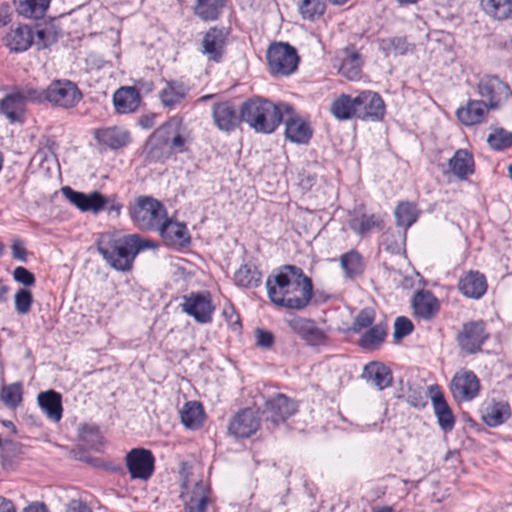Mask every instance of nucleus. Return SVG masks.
I'll return each mask as SVG.
<instances>
[{
  "label": "nucleus",
  "mask_w": 512,
  "mask_h": 512,
  "mask_svg": "<svg viewBox=\"0 0 512 512\" xmlns=\"http://www.w3.org/2000/svg\"><path fill=\"white\" fill-rule=\"evenodd\" d=\"M269 299L277 306L302 310L310 302L313 285L303 270L294 265H285L280 272L266 281Z\"/></svg>",
  "instance_id": "nucleus-1"
},
{
  "label": "nucleus",
  "mask_w": 512,
  "mask_h": 512,
  "mask_svg": "<svg viewBox=\"0 0 512 512\" xmlns=\"http://www.w3.org/2000/svg\"><path fill=\"white\" fill-rule=\"evenodd\" d=\"M148 247L150 242L136 234L116 236L104 233L97 241V250L105 261L113 269L122 272L130 271L136 255Z\"/></svg>",
  "instance_id": "nucleus-2"
},
{
  "label": "nucleus",
  "mask_w": 512,
  "mask_h": 512,
  "mask_svg": "<svg viewBox=\"0 0 512 512\" xmlns=\"http://www.w3.org/2000/svg\"><path fill=\"white\" fill-rule=\"evenodd\" d=\"M284 113H292L290 104H275L262 97L249 98L241 105L242 122L257 133H273L284 120Z\"/></svg>",
  "instance_id": "nucleus-3"
},
{
  "label": "nucleus",
  "mask_w": 512,
  "mask_h": 512,
  "mask_svg": "<svg viewBox=\"0 0 512 512\" xmlns=\"http://www.w3.org/2000/svg\"><path fill=\"white\" fill-rule=\"evenodd\" d=\"M133 223L143 231H157L167 216L165 206L151 196H139L129 207Z\"/></svg>",
  "instance_id": "nucleus-4"
},
{
  "label": "nucleus",
  "mask_w": 512,
  "mask_h": 512,
  "mask_svg": "<svg viewBox=\"0 0 512 512\" xmlns=\"http://www.w3.org/2000/svg\"><path fill=\"white\" fill-rule=\"evenodd\" d=\"M269 71L275 76H288L296 71L299 56L296 49L288 43H273L267 50Z\"/></svg>",
  "instance_id": "nucleus-5"
},
{
  "label": "nucleus",
  "mask_w": 512,
  "mask_h": 512,
  "mask_svg": "<svg viewBox=\"0 0 512 512\" xmlns=\"http://www.w3.org/2000/svg\"><path fill=\"white\" fill-rule=\"evenodd\" d=\"M155 139L166 145L173 154L188 150L190 134L182 123V119L173 117L155 130Z\"/></svg>",
  "instance_id": "nucleus-6"
},
{
  "label": "nucleus",
  "mask_w": 512,
  "mask_h": 512,
  "mask_svg": "<svg viewBox=\"0 0 512 512\" xmlns=\"http://www.w3.org/2000/svg\"><path fill=\"white\" fill-rule=\"evenodd\" d=\"M229 30L224 27H210L203 33L198 50L208 62L221 63L227 53Z\"/></svg>",
  "instance_id": "nucleus-7"
},
{
  "label": "nucleus",
  "mask_w": 512,
  "mask_h": 512,
  "mask_svg": "<svg viewBox=\"0 0 512 512\" xmlns=\"http://www.w3.org/2000/svg\"><path fill=\"white\" fill-rule=\"evenodd\" d=\"M82 99V93L70 80H55L45 89V100L54 106L72 108Z\"/></svg>",
  "instance_id": "nucleus-8"
},
{
  "label": "nucleus",
  "mask_w": 512,
  "mask_h": 512,
  "mask_svg": "<svg viewBox=\"0 0 512 512\" xmlns=\"http://www.w3.org/2000/svg\"><path fill=\"white\" fill-rule=\"evenodd\" d=\"M478 93L490 109H498L512 96V90L507 83L490 75L481 78Z\"/></svg>",
  "instance_id": "nucleus-9"
},
{
  "label": "nucleus",
  "mask_w": 512,
  "mask_h": 512,
  "mask_svg": "<svg viewBox=\"0 0 512 512\" xmlns=\"http://www.w3.org/2000/svg\"><path fill=\"white\" fill-rule=\"evenodd\" d=\"M489 333L484 321H470L463 324L457 335V343L461 350L468 354H475L481 350L488 340Z\"/></svg>",
  "instance_id": "nucleus-10"
},
{
  "label": "nucleus",
  "mask_w": 512,
  "mask_h": 512,
  "mask_svg": "<svg viewBox=\"0 0 512 512\" xmlns=\"http://www.w3.org/2000/svg\"><path fill=\"white\" fill-rule=\"evenodd\" d=\"M131 479L148 480L154 472L155 457L145 448H133L125 457Z\"/></svg>",
  "instance_id": "nucleus-11"
},
{
  "label": "nucleus",
  "mask_w": 512,
  "mask_h": 512,
  "mask_svg": "<svg viewBox=\"0 0 512 512\" xmlns=\"http://www.w3.org/2000/svg\"><path fill=\"white\" fill-rule=\"evenodd\" d=\"M180 305L187 315L193 317L198 323L206 324L212 321L214 306L209 293L192 292L184 296Z\"/></svg>",
  "instance_id": "nucleus-12"
},
{
  "label": "nucleus",
  "mask_w": 512,
  "mask_h": 512,
  "mask_svg": "<svg viewBox=\"0 0 512 512\" xmlns=\"http://www.w3.org/2000/svg\"><path fill=\"white\" fill-rule=\"evenodd\" d=\"M296 411V402L285 394L278 393L265 401L263 416L266 421H270L273 425H278L285 422Z\"/></svg>",
  "instance_id": "nucleus-13"
},
{
  "label": "nucleus",
  "mask_w": 512,
  "mask_h": 512,
  "mask_svg": "<svg viewBox=\"0 0 512 512\" xmlns=\"http://www.w3.org/2000/svg\"><path fill=\"white\" fill-rule=\"evenodd\" d=\"M62 193L65 198L73 204L81 212H91L98 214L108 204L109 200L98 191H93L89 194L75 191L69 186L62 188Z\"/></svg>",
  "instance_id": "nucleus-14"
},
{
  "label": "nucleus",
  "mask_w": 512,
  "mask_h": 512,
  "mask_svg": "<svg viewBox=\"0 0 512 512\" xmlns=\"http://www.w3.org/2000/svg\"><path fill=\"white\" fill-rule=\"evenodd\" d=\"M357 118L361 120H382L385 104L381 96L369 90L362 91L355 97Z\"/></svg>",
  "instance_id": "nucleus-15"
},
{
  "label": "nucleus",
  "mask_w": 512,
  "mask_h": 512,
  "mask_svg": "<svg viewBox=\"0 0 512 512\" xmlns=\"http://www.w3.org/2000/svg\"><path fill=\"white\" fill-rule=\"evenodd\" d=\"M480 389V383L474 372L461 370L457 372L450 383V391L456 401H471Z\"/></svg>",
  "instance_id": "nucleus-16"
},
{
  "label": "nucleus",
  "mask_w": 512,
  "mask_h": 512,
  "mask_svg": "<svg viewBox=\"0 0 512 512\" xmlns=\"http://www.w3.org/2000/svg\"><path fill=\"white\" fill-rule=\"evenodd\" d=\"M290 329L296 333L309 346L326 345L328 337L312 319L295 316L287 320Z\"/></svg>",
  "instance_id": "nucleus-17"
},
{
  "label": "nucleus",
  "mask_w": 512,
  "mask_h": 512,
  "mask_svg": "<svg viewBox=\"0 0 512 512\" xmlns=\"http://www.w3.org/2000/svg\"><path fill=\"white\" fill-rule=\"evenodd\" d=\"M428 393L440 429L445 433L451 432L455 425V417L440 386L437 384L430 385Z\"/></svg>",
  "instance_id": "nucleus-18"
},
{
  "label": "nucleus",
  "mask_w": 512,
  "mask_h": 512,
  "mask_svg": "<svg viewBox=\"0 0 512 512\" xmlns=\"http://www.w3.org/2000/svg\"><path fill=\"white\" fill-rule=\"evenodd\" d=\"M212 118L219 130L231 132L242 122L241 109L238 111L230 101L216 102L212 106Z\"/></svg>",
  "instance_id": "nucleus-19"
},
{
  "label": "nucleus",
  "mask_w": 512,
  "mask_h": 512,
  "mask_svg": "<svg viewBox=\"0 0 512 512\" xmlns=\"http://www.w3.org/2000/svg\"><path fill=\"white\" fill-rule=\"evenodd\" d=\"M260 418L252 408L240 410L229 423V432L236 438H248L259 429Z\"/></svg>",
  "instance_id": "nucleus-20"
},
{
  "label": "nucleus",
  "mask_w": 512,
  "mask_h": 512,
  "mask_svg": "<svg viewBox=\"0 0 512 512\" xmlns=\"http://www.w3.org/2000/svg\"><path fill=\"white\" fill-rule=\"evenodd\" d=\"M362 207L355 208L350 214L349 227L361 237H365L373 230H382L385 222L380 214H366Z\"/></svg>",
  "instance_id": "nucleus-21"
},
{
  "label": "nucleus",
  "mask_w": 512,
  "mask_h": 512,
  "mask_svg": "<svg viewBox=\"0 0 512 512\" xmlns=\"http://www.w3.org/2000/svg\"><path fill=\"white\" fill-rule=\"evenodd\" d=\"M159 229L162 239L169 245L185 247L190 244L191 237L184 223L173 221L166 216Z\"/></svg>",
  "instance_id": "nucleus-22"
},
{
  "label": "nucleus",
  "mask_w": 512,
  "mask_h": 512,
  "mask_svg": "<svg viewBox=\"0 0 512 512\" xmlns=\"http://www.w3.org/2000/svg\"><path fill=\"white\" fill-rule=\"evenodd\" d=\"M413 314L423 320H431L439 311V302L432 292L421 290L412 299Z\"/></svg>",
  "instance_id": "nucleus-23"
},
{
  "label": "nucleus",
  "mask_w": 512,
  "mask_h": 512,
  "mask_svg": "<svg viewBox=\"0 0 512 512\" xmlns=\"http://www.w3.org/2000/svg\"><path fill=\"white\" fill-rule=\"evenodd\" d=\"M97 141L110 149L117 150L127 146L130 141V133L123 127L113 126L95 131Z\"/></svg>",
  "instance_id": "nucleus-24"
},
{
  "label": "nucleus",
  "mask_w": 512,
  "mask_h": 512,
  "mask_svg": "<svg viewBox=\"0 0 512 512\" xmlns=\"http://www.w3.org/2000/svg\"><path fill=\"white\" fill-rule=\"evenodd\" d=\"M458 288L464 296L479 299L487 291V281L484 274L478 271H469L460 278Z\"/></svg>",
  "instance_id": "nucleus-25"
},
{
  "label": "nucleus",
  "mask_w": 512,
  "mask_h": 512,
  "mask_svg": "<svg viewBox=\"0 0 512 512\" xmlns=\"http://www.w3.org/2000/svg\"><path fill=\"white\" fill-rule=\"evenodd\" d=\"M141 97L139 91L133 86H123L117 89L113 95V104L116 112L128 114L137 110Z\"/></svg>",
  "instance_id": "nucleus-26"
},
{
  "label": "nucleus",
  "mask_w": 512,
  "mask_h": 512,
  "mask_svg": "<svg viewBox=\"0 0 512 512\" xmlns=\"http://www.w3.org/2000/svg\"><path fill=\"white\" fill-rule=\"evenodd\" d=\"M285 114L287 115V119L285 120L286 138L294 143H308L312 135L309 125L297 117L293 108L292 113Z\"/></svg>",
  "instance_id": "nucleus-27"
},
{
  "label": "nucleus",
  "mask_w": 512,
  "mask_h": 512,
  "mask_svg": "<svg viewBox=\"0 0 512 512\" xmlns=\"http://www.w3.org/2000/svg\"><path fill=\"white\" fill-rule=\"evenodd\" d=\"M189 87L178 80H170L160 91L159 98L162 105L168 109H174L188 95Z\"/></svg>",
  "instance_id": "nucleus-28"
},
{
  "label": "nucleus",
  "mask_w": 512,
  "mask_h": 512,
  "mask_svg": "<svg viewBox=\"0 0 512 512\" xmlns=\"http://www.w3.org/2000/svg\"><path fill=\"white\" fill-rule=\"evenodd\" d=\"M489 109L484 100H469L465 107L457 110L456 115L462 124L472 126L481 123Z\"/></svg>",
  "instance_id": "nucleus-29"
},
{
  "label": "nucleus",
  "mask_w": 512,
  "mask_h": 512,
  "mask_svg": "<svg viewBox=\"0 0 512 512\" xmlns=\"http://www.w3.org/2000/svg\"><path fill=\"white\" fill-rule=\"evenodd\" d=\"M362 376L367 381L372 382L379 390L391 386L393 379L390 368L377 361L366 364Z\"/></svg>",
  "instance_id": "nucleus-30"
},
{
  "label": "nucleus",
  "mask_w": 512,
  "mask_h": 512,
  "mask_svg": "<svg viewBox=\"0 0 512 512\" xmlns=\"http://www.w3.org/2000/svg\"><path fill=\"white\" fill-rule=\"evenodd\" d=\"M448 166L459 180H466L474 173L473 155L465 149H458L449 160Z\"/></svg>",
  "instance_id": "nucleus-31"
},
{
  "label": "nucleus",
  "mask_w": 512,
  "mask_h": 512,
  "mask_svg": "<svg viewBox=\"0 0 512 512\" xmlns=\"http://www.w3.org/2000/svg\"><path fill=\"white\" fill-rule=\"evenodd\" d=\"M6 46L14 52H24L33 43V33L27 25L11 29L5 37Z\"/></svg>",
  "instance_id": "nucleus-32"
},
{
  "label": "nucleus",
  "mask_w": 512,
  "mask_h": 512,
  "mask_svg": "<svg viewBox=\"0 0 512 512\" xmlns=\"http://www.w3.org/2000/svg\"><path fill=\"white\" fill-rule=\"evenodd\" d=\"M38 404L50 420L58 422L62 418L61 395L58 392H41L38 395Z\"/></svg>",
  "instance_id": "nucleus-33"
},
{
  "label": "nucleus",
  "mask_w": 512,
  "mask_h": 512,
  "mask_svg": "<svg viewBox=\"0 0 512 512\" xmlns=\"http://www.w3.org/2000/svg\"><path fill=\"white\" fill-rule=\"evenodd\" d=\"M387 328L388 326L385 322H379L367 328L358 340V345L364 350L379 348L386 338Z\"/></svg>",
  "instance_id": "nucleus-34"
},
{
  "label": "nucleus",
  "mask_w": 512,
  "mask_h": 512,
  "mask_svg": "<svg viewBox=\"0 0 512 512\" xmlns=\"http://www.w3.org/2000/svg\"><path fill=\"white\" fill-rule=\"evenodd\" d=\"M234 283L241 288L253 289L262 283V273L256 266L243 264L234 273Z\"/></svg>",
  "instance_id": "nucleus-35"
},
{
  "label": "nucleus",
  "mask_w": 512,
  "mask_h": 512,
  "mask_svg": "<svg viewBox=\"0 0 512 512\" xmlns=\"http://www.w3.org/2000/svg\"><path fill=\"white\" fill-rule=\"evenodd\" d=\"M379 50L386 56H402L414 48L406 36L388 37L378 40Z\"/></svg>",
  "instance_id": "nucleus-36"
},
{
  "label": "nucleus",
  "mask_w": 512,
  "mask_h": 512,
  "mask_svg": "<svg viewBox=\"0 0 512 512\" xmlns=\"http://www.w3.org/2000/svg\"><path fill=\"white\" fill-rule=\"evenodd\" d=\"M394 215L397 226L404 228L403 232H406L418 220L420 210L416 203L402 201L396 206Z\"/></svg>",
  "instance_id": "nucleus-37"
},
{
  "label": "nucleus",
  "mask_w": 512,
  "mask_h": 512,
  "mask_svg": "<svg viewBox=\"0 0 512 512\" xmlns=\"http://www.w3.org/2000/svg\"><path fill=\"white\" fill-rule=\"evenodd\" d=\"M181 422L186 428L195 430L202 426L204 411L202 405L197 401L185 403L180 412Z\"/></svg>",
  "instance_id": "nucleus-38"
},
{
  "label": "nucleus",
  "mask_w": 512,
  "mask_h": 512,
  "mask_svg": "<svg viewBox=\"0 0 512 512\" xmlns=\"http://www.w3.org/2000/svg\"><path fill=\"white\" fill-rule=\"evenodd\" d=\"M511 416V409L507 402L499 401L488 405L483 415L484 422L490 427L503 424Z\"/></svg>",
  "instance_id": "nucleus-39"
},
{
  "label": "nucleus",
  "mask_w": 512,
  "mask_h": 512,
  "mask_svg": "<svg viewBox=\"0 0 512 512\" xmlns=\"http://www.w3.org/2000/svg\"><path fill=\"white\" fill-rule=\"evenodd\" d=\"M208 503L209 489L202 482H198L186 501L185 509L187 512H206Z\"/></svg>",
  "instance_id": "nucleus-40"
},
{
  "label": "nucleus",
  "mask_w": 512,
  "mask_h": 512,
  "mask_svg": "<svg viewBox=\"0 0 512 512\" xmlns=\"http://www.w3.org/2000/svg\"><path fill=\"white\" fill-rule=\"evenodd\" d=\"M340 265L344 271L345 277L355 279L364 271L363 258L356 250H350L340 256Z\"/></svg>",
  "instance_id": "nucleus-41"
},
{
  "label": "nucleus",
  "mask_w": 512,
  "mask_h": 512,
  "mask_svg": "<svg viewBox=\"0 0 512 512\" xmlns=\"http://www.w3.org/2000/svg\"><path fill=\"white\" fill-rule=\"evenodd\" d=\"M356 109L355 97L347 94L340 95L331 105L332 114L339 120H348L352 117L357 118Z\"/></svg>",
  "instance_id": "nucleus-42"
},
{
  "label": "nucleus",
  "mask_w": 512,
  "mask_h": 512,
  "mask_svg": "<svg viewBox=\"0 0 512 512\" xmlns=\"http://www.w3.org/2000/svg\"><path fill=\"white\" fill-rule=\"evenodd\" d=\"M225 0H197L194 13L204 21H215L219 18Z\"/></svg>",
  "instance_id": "nucleus-43"
},
{
  "label": "nucleus",
  "mask_w": 512,
  "mask_h": 512,
  "mask_svg": "<svg viewBox=\"0 0 512 512\" xmlns=\"http://www.w3.org/2000/svg\"><path fill=\"white\" fill-rule=\"evenodd\" d=\"M23 107L21 96L17 92L6 95L0 101V112L12 123L20 120Z\"/></svg>",
  "instance_id": "nucleus-44"
},
{
  "label": "nucleus",
  "mask_w": 512,
  "mask_h": 512,
  "mask_svg": "<svg viewBox=\"0 0 512 512\" xmlns=\"http://www.w3.org/2000/svg\"><path fill=\"white\" fill-rule=\"evenodd\" d=\"M50 0H17V12L26 17L42 18L48 9Z\"/></svg>",
  "instance_id": "nucleus-45"
},
{
  "label": "nucleus",
  "mask_w": 512,
  "mask_h": 512,
  "mask_svg": "<svg viewBox=\"0 0 512 512\" xmlns=\"http://www.w3.org/2000/svg\"><path fill=\"white\" fill-rule=\"evenodd\" d=\"M480 5L486 14L504 20L512 13V0H480Z\"/></svg>",
  "instance_id": "nucleus-46"
},
{
  "label": "nucleus",
  "mask_w": 512,
  "mask_h": 512,
  "mask_svg": "<svg viewBox=\"0 0 512 512\" xmlns=\"http://www.w3.org/2000/svg\"><path fill=\"white\" fill-rule=\"evenodd\" d=\"M362 60L358 52L349 53L341 63L339 73L349 80H358L361 77Z\"/></svg>",
  "instance_id": "nucleus-47"
},
{
  "label": "nucleus",
  "mask_w": 512,
  "mask_h": 512,
  "mask_svg": "<svg viewBox=\"0 0 512 512\" xmlns=\"http://www.w3.org/2000/svg\"><path fill=\"white\" fill-rule=\"evenodd\" d=\"M23 386L21 382L3 385L0 392V399L3 404L11 409L17 408L22 402Z\"/></svg>",
  "instance_id": "nucleus-48"
},
{
  "label": "nucleus",
  "mask_w": 512,
  "mask_h": 512,
  "mask_svg": "<svg viewBox=\"0 0 512 512\" xmlns=\"http://www.w3.org/2000/svg\"><path fill=\"white\" fill-rule=\"evenodd\" d=\"M160 142L161 141L155 139L154 131L146 143V154L150 161L164 162L173 155L171 150Z\"/></svg>",
  "instance_id": "nucleus-49"
},
{
  "label": "nucleus",
  "mask_w": 512,
  "mask_h": 512,
  "mask_svg": "<svg viewBox=\"0 0 512 512\" xmlns=\"http://www.w3.org/2000/svg\"><path fill=\"white\" fill-rule=\"evenodd\" d=\"M325 10L324 0H301L299 3V12L305 20L315 21L325 13Z\"/></svg>",
  "instance_id": "nucleus-50"
},
{
  "label": "nucleus",
  "mask_w": 512,
  "mask_h": 512,
  "mask_svg": "<svg viewBox=\"0 0 512 512\" xmlns=\"http://www.w3.org/2000/svg\"><path fill=\"white\" fill-rule=\"evenodd\" d=\"M59 38V33L51 25H45L38 28L33 34V43L37 49H45L56 43Z\"/></svg>",
  "instance_id": "nucleus-51"
},
{
  "label": "nucleus",
  "mask_w": 512,
  "mask_h": 512,
  "mask_svg": "<svg viewBox=\"0 0 512 512\" xmlns=\"http://www.w3.org/2000/svg\"><path fill=\"white\" fill-rule=\"evenodd\" d=\"M487 142L494 150L507 149L512 146V133L503 128L496 129L488 136Z\"/></svg>",
  "instance_id": "nucleus-52"
},
{
  "label": "nucleus",
  "mask_w": 512,
  "mask_h": 512,
  "mask_svg": "<svg viewBox=\"0 0 512 512\" xmlns=\"http://www.w3.org/2000/svg\"><path fill=\"white\" fill-rule=\"evenodd\" d=\"M375 321V311L372 308H363L355 316L350 330L353 333H360L362 330L373 326Z\"/></svg>",
  "instance_id": "nucleus-53"
},
{
  "label": "nucleus",
  "mask_w": 512,
  "mask_h": 512,
  "mask_svg": "<svg viewBox=\"0 0 512 512\" xmlns=\"http://www.w3.org/2000/svg\"><path fill=\"white\" fill-rule=\"evenodd\" d=\"M406 239V232H394L387 231L384 234L383 246L386 251L391 254H400L404 250V243Z\"/></svg>",
  "instance_id": "nucleus-54"
},
{
  "label": "nucleus",
  "mask_w": 512,
  "mask_h": 512,
  "mask_svg": "<svg viewBox=\"0 0 512 512\" xmlns=\"http://www.w3.org/2000/svg\"><path fill=\"white\" fill-rule=\"evenodd\" d=\"M33 295L30 290L21 288L14 296L15 310L18 314L25 315L31 310Z\"/></svg>",
  "instance_id": "nucleus-55"
},
{
  "label": "nucleus",
  "mask_w": 512,
  "mask_h": 512,
  "mask_svg": "<svg viewBox=\"0 0 512 512\" xmlns=\"http://www.w3.org/2000/svg\"><path fill=\"white\" fill-rule=\"evenodd\" d=\"M406 402L414 408L422 409L426 406L427 402L423 391L420 387H409L407 395L405 396Z\"/></svg>",
  "instance_id": "nucleus-56"
},
{
  "label": "nucleus",
  "mask_w": 512,
  "mask_h": 512,
  "mask_svg": "<svg viewBox=\"0 0 512 512\" xmlns=\"http://www.w3.org/2000/svg\"><path fill=\"white\" fill-rule=\"evenodd\" d=\"M413 331V323L411 320L404 316H399L396 318L394 323V333L393 336L395 339H401L407 335H409Z\"/></svg>",
  "instance_id": "nucleus-57"
},
{
  "label": "nucleus",
  "mask_w": 512,
  "mask_h": 512,
  "mask_svg": "<svg viewBox=\"0 0 512 512\" xmlns=\"http://www.w3.org/2000/svg\"><path fill=\"white\" fill-rule=\"evenodd\" d=\"M13 278L16 282L21 283L26 287H31L36 282L34 274L22 266H18L14 269Z\"/></svg>",
  "instance_id": "nucleus-58"
},
{
  "label": "nucleus",
  "mask_w": 512,
  "mask_h": 512,
  "mask_svg": "<svg viewBox=\"0 0 512 512\" xmlns=\"http://www.w3.org/2000/svg\"><path fill=\"white\" fill-rule=\"evenodd\" d=\"M20 94L23 104L25 101L41 102L45 100V90H38L35 88H24L22 91L17 92Z\"/></svg>",
  "instance_id": "nucleus-59"
},
{
  "label": "nucleus",
  "mask_w": 512,
  "mask_h": 512,
  "mask_svg": "<svg viewBox=\"0 0 512 512\" xmlns=\"http://www.w3.org/2000/svg\"><path fill=\"white\" fill-rule=\"evenodd\" d=\"M65 512H92L91 507L81 498L71 499L65 508Z\"/></svg>",
  "instance_id": "nucleus-60"
},
{
  "label": "nucleus",
  "mask_w": 512,
  "mask_h": 512,
  "mask_svg": "<svg viewBox=\"0 0 512 512\" xmlns=\"http://www.w3.org/2000/svg\"><path fill=\"white\" fill-rule=\"evenodd\" d=\"M274 336L271 332L258 329L256 331V343L258 346L263 348H270L273 345Z\"/></svg>",
  "instance_id": "nucleus-61"
},
{
  "label": "nucleus",
  "mask_w": 512,
  "mask_h": 512,
  "mask_svg": "<svg viewBox=\"0 0 512 512\" xmlns=\"http://www.w3.org/2000/svg\"><path fill=\"white\" fill-rule=\"evenodd\" d=\"M26 248L24 247L23 243L16 241L12 245V255L15 259L21 260L23 262L27 261L26 257Z\"/></svg>",
  "instance_id": "nucleus-62"
},
{
  "label": "nucleus",
  "mask_w": 512,
  "mask_h": 512,
  "mask_svg": "<svg viewBox=\"0 0 512 512\" xmlns=\"http://www.w3.org/2000/svg\"><path fill=\"white\" fill-rule=\"evenodd\" d=\"M11 7L8 3H0V26H5L10 22Z\"/></svg>",
  "instance_id": "nucleus-63"
},
{
  "label": "nucleus",
  "mask_w": 512,
  "mask_h": 512,
  "mask_svg": "<svg viewBox=\"0 0 512 512\" xmlns=\"http://www.w3.org/2000/svg\"><path fill=\"white\" fill-rule=\"evenodd\" d=\"M22 512H49L47 506L42 502H33L25 507Z\"/></svg>",
  "instance_id": "nucleus-64"
}]
</instances>
